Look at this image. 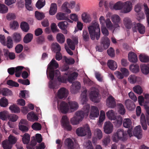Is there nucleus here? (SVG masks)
<instances>
[{
    "instance_id": "14",
    "label": "nucleus",
    "mask_w": 149,
    "mask_h": 149,
    "mask_svg": "<svg viewBox=\"0 0 149 149\" xmlns=\"http://www.w3.org/2000/svg\"><path fill=\"white\" fill-rule=\"evenodd\" d=\"M123 12L127 13L130 12L132 9V4L131 2L127 1L123 3Z\"/></svg>"
},
{
    "instance_id": "40",
    "label": "nucleus",
    "mask_w": 149,
    "mask_h": 149,
    "mask_svg": "<svg viewBox=\"0 0 149 149\" xmlns=\"http://www.w3.org/2000/svg\"><path fill=\"white\" fill-rule=\"evenodd\" d=\"M123 125L125 128H130L132 126V121L129 118H125L123 121Z\"/></svg>"
},
{
    "instance_id": "10",
    "label": "nucleus",
    "mask_w": 149,
    "mask_h": 149,
    "mask_svg": "<svg viewBox=\"0 0 149 149\" xmlns=\"http://www.w3.org/2000/svg\"><path fill=\"white\" fill-rule=\"evenodd\" d=\"M132 30L134 32H136L138 31L140 34H143L145 33L146 29L143 24L140 23H137L134 25L132 27Z\"/></svg>"
},
{
    "instance_id": "30",
    "label": "nucleus",
    "mask_w": 149,
    "mask_h": 149,
    "mask_svg": "<svg viewBox=\"0 0 149 149\" xmlns=\"http://www.w3.org/2000/svg\"><path fill=\"white\" fill-rule=\"evenodd\" d=\"M33 38V35L32 34L27 33L24 38L23 42L25 43H28L31 41Z\"/></svg>"
},
{
    "instance_id": "33",
    "label": "nucleus",
    "mask_w": 149,
    "mask_h": 149,
    "mask_svg": "<svg viewBox=\"0 0 149 149\" xmlns=\"http://www.w3.org/2000/svg\"><path fill=\"white\" fill-rule=\"evenodd\" d=\"M57 5L56 3H52L51 6L49 13L51 15H54L57 12Z\"/></svg>"
},
{
    "instance_id": "57",
    "label": "nucleus",
    "mask_w": 149,
    "mask_h": 149,
    "mask_svg": "<svg viewBox=\"0 0 149 149\" xmlns=\"http://www.w3.org/2000/svg\"><path fill=\"white\" fill-rule=\"evenodd\" d=\"M35 16L36 18L38 20H41L45 17V15L43 13H40L37 11L35 12Z\"/></svg>"
},
{
    "instance_id": "1",
    "label": "nucleus",
    "mask_w": 149,
    "mask_h": 149,
    "mask_svg": "<svg viewBox=\"0 0 149 149\" xmlns=\"http://www.w3.org/2000/svg\"><path fill=\"white\" fill-rule=\"evenodd\" d=\"M59 66L57 62L54 59H52L48 65V68L50 70L49 74H47V77L51 80L49 82V87L50 88L55 89L56 88V84L55 82L52 81L54 79V77H58L60 75V74L58 70H54V68H57Z\"/></svg>"
},
{
    "instance_id": "54",
    "label": "nucleus",
    "mask_w": 149,
    "mask_h": 149,
    "mask_svg": "<svg viewBox=\"0 0 149 149\" xmlns=\"http://www.w3.org/2000/svg\"><path fill=\"white\" fill-rule=\"evenodd\" d=\"M82 37L84 41L87 42L89 41L90 39L89 34L87 31H83Z\"/></svg>"
},
{
    "instance_id": "27",
    "label": "nucleus",
    "mask_w": 149,
    "mask_h": 149,
    "mask_svg": "<svg viewBox=\"0 0 149 149\" xmlns=\"http://www.w3.org/2000/svg\"><path fill=\"white\" fill-rule=\"evenodd\" d=\"M64 143L65 146L68 147V149H74V142L70 139L68 138L65 139Z\"/></svg>"
},
{
    "instance_id": "21",
    "label": "nucleus",
    "mask_w": 149,
    "mask_h": 149,
    "mask_svg": "<svg viewBox=\"0 0 149 149\" xmlns=\"http://www.w3.org/2000/svg\"><path fill=\"white\" fill-rule=\"evenodd\" d=\"M125 104L128 109L132 111L135 108L136 106L134 103L130 99H127L125 102Z\"/></svg>"
},
{
    "instance_id": "15",
    "label": "nucleus",
    "mask_w": 149,
    "mask_h": 149,
    "mask_svg": "<svg viewBox=\"0 0 149 149\" xmlns=\"http://www.w3.org/2000/svg\"><path fill=\"white\" fill-rule=\"evenodd\" d=\"M133 134L139 139L141 138L142 136V130L140 125H139L135 127L133 132Z\"/></svg>"
},
{
    "instance_id": "55",
    "label": "nucleus",
    "mask_w": 149,
    "mask_h": 149,
    "mask_svg": "<svg viewBox=\"0 0 149 149\" xmlns=\"http://www.w3.org/2000/svg\"><path fill=\"white\" fill-rule=\"evenodd\" d=\"M10 26L11 29L15 30L18 28L19 24L17 21L14 20L10 23Z\"/></svg>"
},
{
    "instance_id": "13",
    "label": "nucleus",
    "mask_w": 149,
    "mask_h": 149,
    "mask_svg": "<svg viewBox=\"0 0 149 149\" xmlns=\"http://www.w3.org/2000/svg\"><path fill=\"white\" fill-rule=\"evenodd\" d=\"M113 127V125L110 122H106L104 124V131L106 134H109L112 132Z\"/></svg>"
},
{
    "instance_id": "6",
    "label": "nucleus",
    "mask_w": 149,
    "mask_h": 149,
    "mask_svg": "<svg viewBox=\"0 0 149 149\" xmlns=\"http://www.w3.org/2000/svg\"><path fill=\"white\" fill-rule=\"evenodd\" d=\"M100 91L98 89L95 87H92L89 93V98L92 101L95 103H98L101 98Z\"/></svg>"
},
{
    "instance_id": "44",
    "label": "nucleus",
    "mask_w": 149,
    "mask_h": 149,
    "mask_svg": "<svg viewBox=\"0 0 149 149\" xmlns=\"http://www.w3.org/2000/svg\"><path fill=\"white\" fill-rule=\"evenodd\" d=\"M56 39L58 42L60 43H63L65 41L64 36L61 33H58L56 35Z\"/></svg>"
},
{
    "instance_id": "61",
    "label": "nucleus",
    "mask_w": 149,
    "mask_h": 149,
    "mask_svg": "<svg viewBox=\"0 0 149 149\" xmlns=\"http://www.w3.org/2000/svg\"><path fill=\"white\" fill-rule=\"evenodd\" d=\"M8 142L12 145L13 144H15L17 141V139L16 138L10 135L8 138V140H7Z\"/></svg>"
},
{
    "instance_id": "18",
    "label": "nucleus",
    "mask_w": 149,
    "mask_h": 149,
    "mask_svg": "<svg viewBox=\"0 0 149 149\" xmlns=\"http://www.w3.org/2000/svg\"><path fill=\"white\" fill-rule=\"evenodd\" d=\"M99 114V111L97 108L95 106H92L90 115V118L91 119H93L94 118L97 117Z\"/></svg>"
},
{
    "instance_id": "16",
    "label": "nucleus",
    "mask_w": 149,
    "mask_h": 149,
    "mask_svg": "<svg viewBox=\"0 0 149 149\" xmlns=\"http://www.w3.org/2000/svg\"><path fill=\"white\" fill-rule=\"evenodd\" d=\"M68 95V93L67 90L64 88H62L58 90L57 96L60 99H63L67 97Z\"/></svg>"
},
{
    "instance_id": "36",
    "label": "nucleus",
    "mask_w": 149,
    "mask_h": 149,
    "mask_svg": "<svg viewBox=\"0 0 149 149\" xmlns=\"http://www.w3.org/2000/svg\"><path fill=\"white\" fill-rule=\"evenodd\" d=\"M81 17L84 22L86 23L90 22L91 20L90 15L86 13H83Z\"/></svg>"
},
{
    "instance_id": "43",
    "label": "nucleus",
    "mask_w": 149,
    "mask_h": 149,
    "mask_svg": "<svg viewBox=\"0 0 149 149\" xmlns=\"http://www.w3.org/2000/svg\"><path fill=\"white\" fill-rule=\"evenodd\" d=\"M140 61L142 62H148L149 61V57L144 54H141L139 57Z\"/></svg>"
},
{
    "instance_id": "32",
    "label": "nucleus",
    "mask_w": 149,
    "mask_h": 149,
    "mask_svg": "<svg viewBox=\"0 0 149 149\" xmlns=\"http://www.w3.org/2000/svg\"><path fill=\"white\" fill-rule=\"evenodd\" d=\"M9 109L13 113H18L20 111L19 108L15 104L10 106L9 107Z\"/></svg>"
},
{
    "instance_id": "62",
    "label": "nucleus",
    "mask_w": 149,
    "mask_h": 149,
    "mask_svg": "<svg viewBox=\"0 0 149 149\" xmlns=\"http://www.w3.org/2000/svg\"><path fill=\"white\" fill-rule=\"evenodd\" d=\"M25 5L26 8L29 10H32L33 8L31 6V0H25Z\"/></svg>"
},
{
    "instance_id": "35",
    "label": "nucleus",
    "mask_w": 149,
    "mask_h": 149,
    "mask_svg": "<svg viewBox=\"0 0 149 149\" xmlns=\"http://www.w3.org/2000/svg\"><path fill=\"white\" fill-rule=\"evenodd\" d=\"M27 118L28 120L30 121L32 120H38V118L37 116L33 111L29 113L27 115Z\"/></svg>"
},
{
    "instance_id": "28",
    "label": "nucleus",
    "mask_w": 149,
    "mask_h": 149,
    "mask_svg": "<svg viewBox=\"0 0 149 149\" xmlns=\"http://www.w3.org/2000/svg\"><path fill=\"white\" fill-rule=\"evenodd\" d=\"M123 23L125 27L127 29H130L132 25V23L131 19L128 17L124 18Z\"/></svg>"
},
{
    "instance_id": "38",
    "label": "nucleus",
    "mask_w": 149,
    "mask_h": 149,
    "mask_svg": "<svg viewBox=\"0 0 149 149\" xmlns=\"http://www.w3.org/2000/svg\"><path fill=\"white\" fill-rule=\"evenodd\" d=\"M9 114L6 111H3L0 112V118L2 120H7L8 119Z\"/></svg>"
},
{
    "instance_id": "8",
    "label": "nucleus",
    "mask_w": 149,
    "mask_h": 149,
    "mask_svg": "<svg viewBox=\"0 0 149 149\" xmlns=\"http://www.w3.org/2000/svg\"><path fill=\"white\" fill-rule=\"evenodd\" d=\"M61 125L64 130L71 131L72 130V127L70 124L69 119L66 116H63L62 117Z\"/></svg>"
},
{
    "instance_id": "48",
    "label": "nucleus",
    "mask_w": 149,
    "mask_h": 149,
    "mask_svg": "<svg viewBox=\"0 0 149 149\" xmlns=\"http://www.w3.org/2000/svg\"><path fill=\"white\" fill-rule=\"evenodd\" d=\"M56 19L58 20H65L67 19L66 14L62 13H59L56 15Z\"/></svg>"
},
{
    "instance_id": "37",
    "label": "nucleus",
    "mask_w": 149,
    "mask_h": 149,
    "mask_svg": "<svg viewBox=\"0 0 149 149\" xmlns=\"http://www.w3.org/2000/svg\"><path fill=\"white\" fill-rule=\"evenodd\" d=\"M14 41L16 42H18L21 40V34L15 32L13 35V38Z\"/></svg>"
},
{
    "instance_id": "7",
    "label": "nucleus",
    "mask_w": 149,
    "mask_h": 149,
    "mask_svg": "<svg viewBox=\"0 0 149 149\" xmlns=\"http://www.w3.org/2000/svg\"><path fill=\"white\" fill-rule=\"evenodd\" d=\"M76 132L78 136H84L86 135L91 136V134L90 127L88 124H86L84 127H80L76 130Z\"/></svg>"
},
{
    "instance_id": "25",
    "label": "nucleus",
    "mask_w": 149,
    "mask_h": 149,
    "mask_svg": "<svg viewBox=\"0 0 149 149\" xmlns=\"http://www.w3.org/2000/svg\"><path fill=\"white\" fill-rule=\"evenodd\" d=\"M3 45L6 46L9 49L12 48L13 46V42L12 37L10 36L8 37L7 38V41L4 43Z\"/></svg>"
},
{
    "instance_id": "49",
    "label": "nucleus",
    "mask_w": 149,
    "mask_h": 149,
    "mask_svg": "<svg viewBox=\"0 0 149 149\" xmlns=\"http://www.w3.org/2000/svg\"><path fill=\"white\" fill-rule=\"evenodd\" d=\"M117 106L119 113L122 115H124L125 113V110L123 105L121 103H118L117 104Z\"/></svg>"
},
{
    "instance_id": "51",
    "label": "nucleus",
    "mask_w": 149,
    "mask_h": 149,
    "mask_svg": "<svg viewBox=\"0 0 149 149\" xmlns=\"http://www.w3.org/2000/svg\"><path fill=\"white\" fill-rule=\"evenodd\" d=\"M70 108L74 110H77L78 107V104L74 101H71L68 102Z\"/></svg>"
},
{
    "instance_id": "17",
    "label": "nucleus",
    "mask_w": 149,
    "mask_h": 149,
    "mask_svg": "<svg viewBox=\"0 0 149 149\" xmlns=\"http://www.w3.org/2000/svg\"><path fill=\"white\" fill-rule=\"evenodd\" d=\"M72 86L70 88L71 93L73 94H75L77 93L80 89L81 87V84L79 82L76 81L72 83Z\"/></svg>"
},
{
    "instance_id": "34",
    "label": "nucleus",
    "mask_w": 149,
    "mask_h": 149,
    "mask_svg": "<svg viewBox=\"0 0 149 149\" xmlns=\"http://www.w3.org/2000/svg\"><path fill=\"white\" fill-rule=\"evenodd\" d=\"M130 70L134 73H137L139 70V65L136 64H134L131 65L130 67Z\"/></svg>"
},
{
    "instance_id": "4",
    "label": "nucleus",
    "mask_w": 149,
    "mask_h": 149,
    "mask_svg": "<svg viewBox=\"0 0 149 149\" xmlns=\"http://www.w3.org/2000/svg\"><path fill=\"white\" fill-rule=\"evenodd\" d=\"M78 73L75 72L69 74V72H65L62 77L59 76L57 79L60 82L66 83L67 81L69 82L72 83L78 76Z\"/></svg>"
},
{
    "instance_id": "52",
    "label": "nucleus",
    "mask_w": 149,
    "mask_h": 149,
    "mask_svg": "<svg viewBox=\"0 0 149 149\" xmlns=\"http://www.w3.org/2000/svg\"><path fill=\"white\" fill-rule=\"evenodd\" d=\"M8 8L5 5L0 3V13L4 14L8 12Z\"/></svg>"
},
{
    "instance_id": "20",
    "label": "nucleus",
    "mask_w": 149,
    "mask_h": 149,
    "mask_svg": "<svg viewBox=\"0 0 149 149\" xmlns=\"http://www.w3.org/2000/svg\"><path fill=\"white\" fill-rule=\"evenodd\" d=\"M3 52L5 57L7 59L9 58L10 60H13L15 57V53L13 52H10L7 49H3Z\"/></svg>"
},
{
    "instance_id": "64",
    "label": "nucleus",
    "mask_w": 149,
    "mask_h": 149,
    "mask_svg": "<svg viewBox=\"0 0 149 149\" xmlns=\"http://www.w3.org/2000/svg\"><path fill=\"white\" fill-rule=\"evenodd\" d=\"M145 12L147 19V21L148 26H149V9L147 6L144 5Z\"/></svg>"
},
{
    "instance_id": "42",
    "label": "nucleus",
    "mask_w": 149,
    "mask_h": 149,
    "mask_svg": "<svg viewBox=\"0 0 149 149\" xmlns=\"http://www.w3.org/2000/svg\"><path fill=\"white\" fill-rule=\"evenodd\" d=\"M1 94L3 96H8L10 95L11 93V91L9 89L6 88H3L0 89Z\"/></svg>"
},
{
    "instance_id": "9",
    "label": "nucleus",
    "mask_w": 149,
    "mask_h": 149,
    "mask_svg": "<svg viewBox=\"0 0 149 149\" xmlns=\"http://www.w3.org/2000/svg\"><path fill=\"white\" fill-rule=\"evenodd\" d=\"M123 2L121 1H118L114 4L111 2L109 3V7L112 10H119L123 8Z\"/></svg>"
},
{
    "instance_id": "19",
    "label": "nucleus",
    "mask_w": 149,
    "mask_h": 149,
    "mask_svg": "<svg viewBox=\"0 0 149 149\" xmlns=\"http://www.w3.org/2000/svg\"><path fill=\"white\" fill-rule=\"evenodd\" d=\"M107 105L109 107L113 108L116 106V102L114 98L111 95L109 96L107 99Z\"/></svg>"
},
{
    "instance_id": "12",
    "label": "nucleus",
    "mask_w": 149,
    "mask_h": 149,
    "mask_svg": "<svg viewBox=\"0 0 149 149\" xmlns=\"http://www.w3.org/2000/svg\"><path fill=\"white\" fill-rule=\"evenodd\" d=\"M146 120L147 124L149 126V116H147L146 119L144 114H141L140 117V122L142 128L144 130H146L147 129Z\"/></svg>"
},
{
    "instance_id": "26",
    "label": "nucleus",
    "mask_w": 149,
    "mask_h": 149,
    "mask_svg": "<svg viewBox=\"0 0 149 149\" xmlns=\"http://www.w3.org/2000/svg\"><path fill=\"white\" fill-rule=\"evenodd\" d=\"M101 43L105 49L108 48L110 45V40L108 38L103 37L102 39Z\"/></svg>"
},
{
    "instance_id": "45",
    "label": "nucleus",
    "mask_w": 149,
    "mask_h": 149,
    "mask_svg": "<svg viewBox=\"0 0 149 149\" xmlns=\"http://www.w3.org/2000/svg\"><path fill=\"white\" fill-rule=\"evenodd\" d=\"M139 78L134 74H131L128 78V81L130 83L134 84L136 83Z\"/></svg>"
},
{
    "instance_id": "50",
    "label": "nucleus",
    "mask_w": 149,
    "mask_h": 149,
    "mask_svg": "<svg viewBox=\"0 0 149 149\" xmlns=\"http://www.w3.org/2000/svg\"><path fill=\"white\" fill-rule=\"evenodd\" d=\"M2 144L4 149H11L12 147V145L7 140L3 141Z\"/></svg>"
},
{
    "instance_id": "53",
    "label": "nucleus",
    "mask_w": 149,
    "mask_h": 149,
    "mask_svg": "<svg viewBox=\"0 0 149 149\" xmlns=\"http://www.w3.org/2000/svg\"><path fill=\"white\" fill-rule=\"evenodd\" d=\"M142 72L144 74H147L149 73V69L147 65H142L141 67Z\"/></svg>"
},
{
    "instance_id": "47",
    "label": "nucleus",
    "mask_w": 149,
    "mask_h": 149,
    "mask_svg": "<svg viewBox=\"0 0 149 149\" xmlns=\"http://www.w3.org/2000/svg\"><path fill=\"white\" fill-rule=\"evenodd\" d=\"M8 104V101L4 97L0 99V106L3 107H5L7 106Z\"/></svg>"
},
{
    "instance_id": "23",
    "label": "nucleus",
    "mask_w": 149,
    "mask_h": 149,
    "mask_svg": "<svg viewBox=\"0 0 149 149\" xmlns=\"http://www.w3.org/2000/svg\"><path fill=\"white\" fill-rule=\"evenodd\" d=\"M107 65L110 69L113 70H115L117 68L116 63L112 60H108L107 63Z\"/></svg>"
},
{
    "instance_id": "2",
    "label": "nucleus",
    "mask_w": 149,
    "mask_h": 149,
    "mask_svg": "<svg viewBox=\"0 0 149 149\" xmlns=\"http://www.w3.org/2000/svg\"><path fill=\"white\" fill-rule=\"evenodd\" d=\"M89 110V105L87 104L84 107L83 111H78L76 113V116L72 118L70 120L71 123L73 125L78 124L79 121H81L83 119L84 115L88 116Z\"/></svg>"
},
{
    "instance_id": "39",
    "label": "nucleus",
    "mask_w": 149,
    "mask_h": 149,
    "mask_svg": "<svg viewBox=\"0 0 149 149\" xmlns=\"http://www.w3.org/2000/svg\"><path fill=\"white\" fill-rule=\"evenodd\" d=\"M107 117L110 120H116V116H115L114 111L112 110L108 111L106 113Z\"/></svg>"
},
{
    "instance_id": "24",
    "label": "nucleus",
    "mask_w": 149,
    "mask_h": 149,
    "mask_svg": "<svg viewBox=\"0 0 149 149\" xmlns=\"http://www.w3.org/2000/svg\"><path fill=\"white\" fill-rule=\"evenodd\" d=\"M128 58L129 61L131 62L136 63L138 60L136 55L132 52H130L128 54Z\"/></svg>"
},
{
    "instance_id": "5",
    "label": "nucleus",
    "mask_w": 149,
    "mask_h": 149,
    "mask_svg": "<svg viewBox=\"0 0 149 149\" xmlns=\"http://www.w3.org/2000/svg\"><path fill=\"white\" fill-rule=\"evenodd\" d=\"M127 134L126 131H124L122 129H119L117 132L113 134V140L115 142H118L119 140L125 141L127 139Z\"/></svg>"
},
{
    "instance_id": "29",
    "label": "nucleus",
    "mask_w": 149,
    "mask_h": 149,
    "mask_svg": "<svg viewBox=\"0 0 149 149\" xmlns=\"http://www.w3.org/2000/svg\"><path fill=\"white\" fill-rule=\"evenodd\" d=\"M67 42L69 47L72 50H74L75 49V44L78 43L77 40H75L72 41L70 39L67 40Z\"/></svg>"
},
{
    "instance_id": "31",
    "label": "nucleus",
    "mask_w": 149,
    "mask_h": 149,
    "mask_svg": "<svg viewBox=\"0 0 149 149\" xmlns=\"http://www.w3.org/2000/svg\"><path fill=\"white\" fill-rule=\"evenodd\" d=\"M20 27L22 31L25 32H28L29 29V24L25 22H22L21 23Z\"/></svg>"
},
{
    "instance_id": "11",
    "label": "nucleus",
    "mask_w": 149,
    "mask_h": 149,
    "mask_svg": "<svg viewBox=\"0 0 149 149\" xmlns=\"http://www.w3.org/2000/svg\"><path fill=\"white\" fill-rule=\"evenodd\" d=\"M28 121L22 119L20 121L19 125V128L20 130L23 132H26L28 131Z\"/></svg>"
},
{
    "instance_id": "58",
    "label": "nucleus",
    "mask_w": 149,
    "mask_h": 149,
    "mask_svg": "<svg viewBox=\"0 0 149 149\" xmlns=\"http://www.w3.org/2000/svg\"><path fill=\"white\" fill-rule=\"evenodd\" d=\"M68 23L66 21L61 22H59L58 26L61 29H67Z\"/></svg>"
},
{
    "instance_id": "46",
    "label": "nucleus",
    "mask_w": 149,
    "mask_h": 149,
    "mask_svg": "<svg viewBox=\"0 0 149 149\" xmlns=\"http://www.w3.org/2000/svg\"><path fill=\"white\" fill-rule=\"evenodd\" d=\"M52 50L54 52L60 51L61 47L57 43H53L52 45Z\"/></svg>"
},
{
    "instance_id": "41",
    "label": "nucleus",
    "mask_w": 149,
    "mask_h": 149,
    "mask_svg": "<svg viewBox=\"0 0 149 149\" xmlns=\"http://www.w3.org/2000/svg\"><path fill=\"white\" fill-rule=\"evenodd\" d=\"M30 140V136L29 134L27 133L24 134L23 136L22 141L24 144H28Z\"/></svg>"
},
{
    "instance_id": "63",
    "label": "nucleus",
    "mask_w": 149,
    "mask_h": 149,
    "mask_svg": "<svg viewBox=\"0 0 149 149\" xmlns=\"http://www.w3.org/2000/svg\"><path fill=\"white\" fill-rule=\"evenodd\" d=\"M7 84L13 87H18L19 86V84L17 82L13 81L12 80H8L7 82Z\"/></svg>"
},
{
    "instance_id": "60",
    "label": "nucleus",
    "mask_w": 149,
    "mask_h": 149,
    "mask_svg": "<svg viewBox=\"0 0 149 149\" xmlns=\"http://www.w3.org/2000/svg\"><path fill=\"white\" fill-rule=\"evenodd\" d=\"M111 19L114 23H118L120 22V18L117 15H114L111 17Z\"/></svg>"
},
{
    "instance_id": "56",
    "label": "nucleus",
    "mask_w": 149,
    "mask_h": 149,
    "mask_svg": "<svg viewBox=\"0 0 149 149\" xmlns=\"http://www.w3.org/2000/svg\"><path fill=\"white\" fill-rule=\"evenodd\" d=\"M31 127L34 130H41L42 126L40 123L36 122L33 124Z\"/></svg>"
},
{
    "instance_id": "59",
    "label": "nucleus",
    "mask_w": 149,
    "mask_h": 149,
    "mask_svg": "<svg viewBox=\"0 0 149 149\" xmlns=\"http://www.w3.org/2000/svg\"><path fill=\"white\" fill-rule=\"evenodd\" d=\"M45 4V0H39L36 4V6L38 9L42 8Z\"/></svg>"
},
{
    "instance_id": "3",
    "label": "nucleus",
    "mask_w": 149,
    "mask_h": 149,
    "mask_svg": "<svg viewBox=\"0 0 149 149\" xmlns=\"http://www.w3.org/2000/svg\"><path fill=\"white\" fill-rule=\"evenodd\" d=\"M88 29L91 39L93 40L96 37V40H99L100 35L99 24L95 22L88 27Z\"/></svg>"
},
{
    "instance_id": "22",
    "label": "nucleus",
    "mask_w": 149,
    "mask_h": 149,
    "mask_svg": "<svg viewBox=\"0 0 149 149\" xmlns=\"http://www.w3.org/2000/svg\"><path fill=\"white\" fill-rule=\"evenodd\" d=\"M59 109L61 112L65 114L67 112L69 109L68 104L64 101L61 102L60 103Z\"/></svg>"
}]
</instances>
